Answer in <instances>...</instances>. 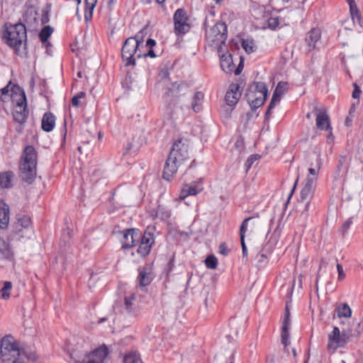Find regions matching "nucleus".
Masks as SVG:
<instances>
[{
    "mask_svg": "<svg viewBox=\"0 0 363 363\" xmlns=\"http://www.w3.org/2000/svg\"><path fill=\"white\" fill-rule=\"evenodd\" d=\"M256 156L255 155H251L247 160L246 164L247 165L248 168L252 164L255 160H256Z\"/></svg>",
    "mask_w": 363,
    "mask_h": 363,
    "instance_id": "obj_53",
    "label": "nucleus"
},
{
    "mask_svg": "<svg viewBox=\"0 0 363 363\" xmlns=\"http://www.w3.org/2000/svg\"><path fill=\"white\" fill-rule=\"evenodd\" d=\"M315 183H311L310 182L305 181V184L301 191V199L302 201H305L311 198Z\"/></svg>",
    "mask_w": 363,
    "mask_h": 363,
    "instance_id": "obj_26",
    "label": "nucleus"
},
{
    "mask_svg": "<svg viewBox=\"0 0 363 363\" xmlns=\"http://www.w3.org/2000/svg\"><path fill=\"white\" fill-rule=\"evenodd\" d=\"M288 84L286 82H279L272 97L271 101L268 106V108L265 113V118L268 119L270 117L271 111L281 99V96L287 90Z\"/></svg>",
    "mask_w": 363,
    "mask_h": 363,
    "instance_id": "obj_11",
    "label": "nucleus"
},
{
    "mask_svg": "<svg viewBox=\"0 0 363 363\" xmlns=\"http://www.w3.org/2000/svg\"><path fill=\"white\" fill-rule=\"evenodd\" d=\"M203 99V94L201 91H197L194 94L192 101L191 108L195 113H198L201 110V103Z\"/></svg>",
    "mask_w": 363,
    "mask_h": 363,
    "instance_id": "obj_29",
    "label": "nucleus"
},
{
    "mask_svg": "<svg viewBox=\"0 0 363 363\" xmlns=\"http://www.w3.org/2000/svg\"><path fill=\"white\" fill-rule=\"evenodd\" d=\"M16 91H19V96L18 99L14 101L16 102V106L13 110L12 115L13 120L22 125L26 123L28 115L26 97L24 91L19 86H14L12 90L13 92Z\"/></svg>",
    "mask_w": 363,
    "mask_h": 363,
    "instance_id": "obj_8",
    "label": "nucleus"
},
{
    "mask_svg": "<svg viewBox=\"0 0 363 363\" xmlns=\"http://www.w3.org/2000/svg\"><path fill=\"white\" fill-rule=\"evenodd\" d=\"M347 1L350 6V14H351L353 21H355V20H357V21L359 22L360 14L359 13V10L356 5L355 1L354 0H347Z\"/></svg>",
    "mask_w": 363,
    "mask_h": 363,
    "instance_id": "obj_35",
    "label": "nucleus"
},
{
    "mask_svg": "<svg viewBox=\"0 0 363 363\" xmlns=\"http://www.w3.org/2000/svg\"><path fill=\"white\" fill-rule=\"evenodd\" d=\"M156 45V42L153 39H148L146 42V47L149 48H152Z\"/></svg>",
    "mask_w": 363,
    "mask_h": 363,
    "instance_id": "obj_52",
    "label": "nucleus"
},
{
    "mask_svg": "<svg viewBox=\"0 0 363 363\" xmlns=\"http://www.w3.org/2000/svg\"><path fill=\"white\" fill-rule=\"evenodd\" d=\"M340 335L342 339V343L345 345L347 342L350 340V337L352 336V330H342V333H340Z\"/></svg>",
    "mask_w": 363,
    "mask_h": 363,
    "instance_id": "obj_45",
    "label": "nucleus"
},
{
    "mask_svg": "<svg viewBox=\"0 0 363 363\" xmlns=\"http://www.w3.org/2000/svg\"><path fill=\"white\" fill-rule=\"evenodd\" d=\"M320 30L318 28H313L307 33L306 43L309 50H313L315 48L316 43L320 39Z\"/></svg>",
    "mask_w": 363,
    "mask_h": 363,
    "instance_id": "obj_19",
    "label": "nucleus"
},
{
    "mask_svg": "<svg viewBox=\"0 0 363 363\" xmlns=\"http://www.w3.org/2000/svg\"><path fill=\"white\" fill-rule=\"evenodd\" d=\"M34 359L35 354L28 355L23 348L13 342L11 336H5L1 341V363H23L24 358Z\"/></svg>",
    "mask_w": 363,
    "mask_h": 363,
    "instance_id": "obj_2",
    "label": "nucleus"
},
{
    "mask_svg": "<svg viewBox=\"0 0 363 363\" xmlns=\"http://www.w3.org/2000/svg\"><path fill=\"white\" fill-rule=\"evenodd\" d=\"M352 123V119L350 117H347L345 119V125L350 126Z\"/></svg>",
    "mask_w": 363,
    "mask_h": 363,
    "instance_id": "obj_57",
    "label": "nucleus"
},
{
    "mask_svg": "<svg viewBox=\"0 0 363 363\" xmlns=\"http://www.w3.org/2000/svg\"><path fill=\"white\" fill-rule=\"evenodd\" d=\"M228 38V28L224 22L216 23L206 32V41L208 47L221 52Z\"/></svg>",
    "mask_w": 363,
    "mask_h": 363,
    "instance_id": "obj_5",
    "label": "nucleus"
},
{
    "mask_svg": "<svg viewBox=\"0 0 363 363\" xmlns=\"http://www.w3.org/2000/svg\"><path fill=\"white\" fill-rule=\"evenodd\" d=\"M108 354L109 350L104 344L85 354L82 359H74V363H105Z\"/></svg>",
    "mask_w": 363,
    "mask_h": 363,
    "instance_id": "obj_9",
    "label": "nucleus"
},
{
    "mask_svg": "<svg viewBox=\"0 0 363 363\" xmlns=\"http://www.w3.org/2000/svg\"><path fill=\"white\" fill-rule=\"evenodd\" d=\"M242 47L248 54H250L255 51V43L252 40L242 39Z\"/></svg>",
    "mask_w": 363,
    "mask_h": 363,
    "instance_id": "obj_40",
    "label": "nucleus"
},
{
    "mask_svg": "<svg viewBox=\"0 0 363 363\" xmlns=\"http://www.w3.org/2000/svg\"><path fill=\"white\" fill-rule=\"evenodd\" d=\"M340 335L342 339V343L345 345L347 342L350 340V337L352 336V330H342V333H340Z\"/></svg>",
    "mask_w": 363,
    "mask_h": 363,
    "instance_id": "obj_46",
    "label": "nucleus"
},
{
    "mask_svg": "<svg viewBox=\"0 0 363 363\" xmlns=\"http://www.w3.org/2000/svg\"><path fill=\"white\" fill-rule=\"evenodd\" d=\"M149 228H150L148 227L145 230L143 236L142 238L140 237V242L150 245V247H152V244L154 243V238L153 235L148 231Z\"/></svg>",
    "mask_w": 363,
    "mask_h": 363,
    "instance_id": "obj_41",
    "label": "nucleus"
},
{
    "mask_svg": "<svg viewBox=\"0 0 363 363\" xmlns=\"http://www.w3.org/2000/svg\"><path fill=\"white\" fill-rule=\"evenodd\" d=\"M9 221V208L6 203L0 208V228L4 229L7 227Z\"/></svg>",
    "mask_w": 363,
    "mask_h": 363,
    "instance_id": "obj_27",
    "label": "nucleus"
},
{
    "mask_svg": "<svg viewBox=\"0 0 363 363\" xmlns=\"http://www.w3.org/2000/svg\"><path fill=\"white\" fill-rule=\"evenodd\" d=\"M123 363H143L140 355L135 351H131L124 356Z\"/></svg>",
    "mask_w": 363,
    "mask_h": 363,
    "instance_id": "obj_34",
    "label": "nucleus"
},
{
    "mask_svg": "<svg viewBox=\"0 0 363 363\" xmlns=\"http://www.w3.org/2000/svg\"><path fill=\"white\" fill-rule=\"evenodd\" d=\"M189 142L186 138H179L173 144L163 170L164 179L170 181L178 169L189 159Z\"/></svg>",
    "mask_w": 363,
    "mask_h": 363,
    "instance_id": "obj_1",
    "label": "nucleus"
},
{
    "mask_svg": "<svg viewBox=\"0 0 363 363\" xmlns=\"http://www.w3.org/2000/svg\"><path fill=\"white\" fill-rule=\"evenodd\" d=\"M355 111L354 106H352L350 109V115H352Z\"/></svg>",
    "mask_w": 363,
    "mask_h": 363,
    "instance_id": "obj_58",
    "label": "nucleus"
},
{
    "mask_svg": "<svg viewBox=\"0 0 363 363\" xmlns=\"http://www.w3.org/2000/svg\"><path fill=\"white\" fill-rule=\"evenodd\" d=\"M163 78H168L169 77V72L167 71L163 72Z\"/></svg>",
    "mask_w": 363,
    "mask_h": 363,
    "instance_id": "obj_59",
    "label": "nucleus"
},
{
    "mask_svg": "<svg viewBox=\"0 0 363 363\" xmlns=\"http://www.w3.org/2000/svg\"><path fill=\"white\" fill-rule=\"evenodd\" d=\"M205 264L207 268L214 269L218 264L217 258L214 255H209L205 259Z\"/></svg>",
    "mask_w": 363,
    "mask_h": 363,
    "instance_id": "obj_43",
    "label": "nucleus"
},
{
    "mask_svg": "<svg viewBox=\"0 0 363 363\" xmlns=\"http://www.w3.org/2000/svg\"><path fill=\"white\" fill-rule=\"evenodd\" d=\"M52 33V28L50 26H45L39 33V38L43 43L48 40Z\"/></svg>",
    "mask_w": 363,
    "mask_h": 363,
    "instance_id": "obj_39",
    "label": "nucleus"
},
{
    "mask_svg": "<svg viewBox=\"0 0 363 363\" xmlns=\"http://www.w3.org/2000/svg\"><path fill=\"white\" fill-rule=\"evenodd\" d=\"M201 191V189H198L195 184L189 185L185 184L182 187L180 194H179V200L185 199L188 196H195L199 191Z\"/></svg>",
    "mask_w": 363,
    "mask_h": 363,
    "instance_id": "obj_24",
    "label": "nucleus"
},
{
    "mask_svg": "<svg viewBox=\"0 0 363 363\" xmlns=\"http://www.w3.org/2000/svg\"><path fill=\"white\" fill-rule=\"evenodd\" d=\"M55 117L52 113H45L42 119L41 127L43 130L50 132L55 127Z\"/></svg>",
    "mask_w": 363,
    "mask_h": 363,
    "instance_id": "obj_22",
    "label": "nucleus"
},
{
    "mask_svg": "<svg viewBox=\"0 0 363 363\" xmlns=\"http://www.w3.org/2000/svg\"><path fill=\"white\" fill-rule=\"evenodd\" d=\"M267 96V88L264 82H254L245 94L247 101L252 109H256L264 104Z\"/></svg>",
    "mask_w": 363,
    "mask_h": 363,
    "instance_id": "obj_7",
    "label": "nucleus"
},
{
    "mask_svg": "<svg viewBox=\"0 0 363 363\" xmlns=\"http://www.w3.org/2000/svg\"><path fill=\"white\" fill-rule=\"evenodd\" d=\"M135 294H132L130 296H126L124 298V304L123 309L128 314L135 315L136 308L135 304Z\"/></svg>",
    "mask_w": 363,
    "mask_h": 363,
    "instance_id": "obj_23",
    "label": "nucleus"
},
{
    "mask_svg": "<svg viewBox=\"0 0 363 363\" xmlns=\"http://www.w3.org/2000/svg\"><path fill=\"white\" fill-rule=\"evenodd\" d=\"M142 57H155L156 55L152 48H149V50L147 52H143L141 50H139V53L138 54V58H140Z\"/></svg>",
    "mask_w": 363,
    "mask_h": 363,
    "instance_id": "obj_47",
    "label": "nucleus"
},
{
    "mask_svg": "<svg viewBox=\"0 0 363 363\" xmlns=\"http://www.w3.org/2000/svg\"><path fill=\"white\" fill-rule=\"evenodd\" d=\"M85 9H84V19L89 21L91 19L93 15V10L96 4L97 0H84Z\"/></svg>",
    "mask_w": 363,
    "mask_h": 363,
    "instance_id": "obj_31",
    "label": "nucleus"
},
{
    "mask_svg": "<svg viewBox=\"0 0 363 363\" xmlns=\"http://www.w3.org/2000/svg\"><path fill=\"white\" fill-rule=\"evenodd\" d=\"M342 339L340 335V329L337 327H334L332 333L329 335V342L328 344V350L335 351L337 347H344V343L342 342Z\"/></svg>",
    "mask_w": 363,
    "mask_h": 363,
    "instance_id": "obj_16",
    "label": "nucleus"
},
{
    "mask_svg": "<svg viewBox=\"0 0 363 363\" xmlns=\"http://www.w3.org/2000/svg\"><path fill=\"white\" fill-rule=\"evenodd\" d=\"M106 320V318H101L99 320V323H103Z\"/></svg>",
    "mask_w": 363,
    "mask_h": 363,
    "instance_id": "obj_64",
    "label": "nucleus"
},
{
    "mask_svg": "<svg viewBox=\"0 0 363 363\" xmlns=\"http://www.w3.org/2000/svg\"><path fill=\"white\" fill-rule=\"evenodd\" d=\"M12 288L11 281H5L3 288L0 290V294L2 298L8 299L10 297V291Z\"/></svg>",
    "mask_w": 363,
    "mask_h": 363,
    "instance_id": "obj_38",
    "label": "nucleus"
},
{
    "mask_svg": "<svg viewBox=\"0 0 363 363\" xmlns=\"http://www.w3.org/2000/svg\"><path fill=\"white\" fill-rule=\"evenodd\" d=\"M242 68H243L242 63V62H240V63L239 64V65L238 66V67L235 69V74L236 75L240 74V72H242Z\"/></svg>",
    "mask_w": 363,
    "mask_h": 363,
    "instance_id": "obj_56",
    "label": "nucleus"
},
{
    "mask_svg": "<svg viewBox=\"0 0 363 363\" xmlns=\"http://www.w3.org/2000/svg\"><path fill=\"white\" fill-rule=\"evenodd\" d=\"M4 38L7 45L18 52L23 44L26 45L27 33L25 24L20 23L9 26Z\"/></svg>",
    "mask_w": 363,
    "mask_h": 363,
    "instance_id": "obj_6",
    "label": "nucleus"
},
{
    "mask_svg": "<svg viewBox=\"0 0 363 363\" xmlns=\"http://www.w3.org/2000/svg\"><path fill=\"white\" fill-rule=\"evenodd\" d=\"M11 82H10L5 87L0 89V101L4 102L6 101L9 96H11L13 101L14 102L16 100L18 99L19 91H12L14 86H17L16 85H12V87L10 89V86L11 85Z\"/></svg>",
    "mask_w": 363,
    "mask_h": 363,
    "instance_id": "obj_20",
    "label": "nucleus"
},
{
    "mask_svg": "<svg viewBox=\"0 0 363 363\" xmlns=\"http://www.w3.org/2000/svg\"><path fill=\"white\" fill-rule=\"evenodd\" d=\"M316 113V126L320 130L331 129L330 125L329 116L325 108L317 109Z\"/></svg>",
    "mask_w": 363,
    "mask_h": 363,
    "instance_id": "obj_17",
    "label": "nucleus"
},
{
    "mask_svg": "<svg viewBox=\"0 0 363 363\" xmlns=\"http://www.w3.org/2000/svg\"><path fill=\"white\" fill-rule=\"evenodd\" d=\"M291 352H292L294 357H296V350L294 348H291Z\"/></svg>",
    "mask_w": 363,
    "mask_h": 363,
    "instance_id": "obj_60",
    "label": "nucleus"
},
{
    "mask_svg": "<svg viewBox=\"0 0 363 363\" xmlns=\"http://www.w3.org/2000/svg\"><path fill=\"white\" fill-rule=\"evenodd\" d=\"M173 20L174 30L177 35H183L190 30L189 19L184 9H178L175 11Z\"/></svg>",
    "mask_w": 363,
    "mask_h": 363,
    "instance_id": "obj_10",
    "label": "nucleus"
},
{
    "mask_svg": "<svg viewBox=\"0 0 363 363\" xmlns=\"http://www.w3.org/2000/svg\"><path fill=\"white\" fill-rule=\"evenodd\" d=\"M13 173L6 172L0 174V186L1 188H10L11 186V179Z\"/></svg>",
    "mask_w": 363,
    "mask_h": 363,
    "instance_id": "obj_33",
    "label": "nucleus"
},
{
    "mask_svg": "<svg viewBox=\"0 0 363 363\" xmlns=\"http://www.w3.org/2000/svg\"><path fill=\"white\" fill-rule=\"evenodd\" d=\"M337 315L339 318H349L351 316L352 311L347 303H341L335 308Z\"/></svg>",
    "mask_w": 363,
    "mask_h": 363,
    "instance_id": "obj_32",
    "label": "nucleus"
},
{
    "mask_svg": "<svg viewBox=\"0 0 363 363\" xmlns=\"http://www.w3.org/2000/svg\"><path fill=\"white\" fill-rule=\"evenodd\" d=\"M313 156L315 159L316 164L315 167H309L308 174L307 176L306 181L315 184L318 180V173L321 166V162L318 155H313Z\"/></svg>",
    "mask_w": 363,
    "mask_h": 363,
    "instance_id": "obj_21",
    "label": "nucleus"
},
{
    "mask_svg": "<svg viewBox=\"0 0 363 363\" xmlns=\"http://www.w3.org/2000/svg\"><path fill=\"white\" fill-rule=\"evenodd\" d=\"M289 328H290V311L289 305L286 303L284 311V318L281 328V343L284 346V351L289 353L288 346L290 345L289 341Z\"/></svg>",
    "mask_w": 363,
    "mask_h": 363,
    "instance_id": "obj_12",
    "label": "nucleus"
},
{
    "mask_svg": "<svg viewBox=\"0 0 363 363\" xmlns=\"http://www.w3.org/2000/svg\"><path fill=\"white\" fill-rule=\"evenodd\" d=\"M138 286L140 289H143L148 286L152 281V276L150 269L148 267H143L140 269L139 274L137 279Z\"/></svg>",
    "mask_w": 363,
    "mask_h": 363,
    "instance_id": "obj_18",
    "label": "nucleus"
},
{
    "mask_svg": "<svg viewBox=\"0 0 363 363\" xmlns=\"http://www.w3.org/2000/svg\"><path fill=\"white\" fill-rule=\"evenodd\" d=\"M241 96L240 87L238 84H231L225 94V99L228 106H234Z\"/></svg>",
    "mask_w": 363,
    "mask_h": 363,
    "instance_id": "obj_14",
    "label": "nucleus"
},
{
    "mask_svg": "<svg viewBox=\"0 0 363 363\" xmlns=\"http://www.w3.org/2000/svg\"><path fill=\"white\" fill-rule=\"evenodd\" d=\"M185 88L187 89V86L185 84H173L172 87L168 89V91L166 93L167 95H172L174 96H178V93L180 89Z\"/></svg>",
    "mask_w": 363,
    "mask_h": 363,
    "instance_id": "obj_42",
    "label": "nucleus"
},
{
    "mask_svg": "<svg viewBox=\"0 0 363 363\" xmlns=\"http://www.w3.org/2000/svg\"><path fill=\"white\" fill-rule=\"evenodd\" d=\"M86 96V93L84 91H80L77 93L75 96H74L72 99V105L74 107H80L83 105V102L82 99H84Z\"/></svg>",
    "mask_w": 363,
    "mask_h": 363,
    "instance_id": "obj_37",
    "label": "nucleus"
},
{
    "mask_svg": "<svg viewBox=\"0 0 363 363\" xmlns=\"http://www.w3.org/2000/svg\"><path fill=\"white\" fill-rule=\"evenodd\" d=\"M143 30H141L135 37L127 38L123 43L121 55L126 67L135 65V56L138 57L139 50H141L140 45L143 43Z\"/></svg>",
    "mask_w": 363,
    "mask_h": 363,
    "instance_id": "obj_4",
    "label": "nucleus"
},
{
    "mask_svg": "<svg viewBox=\"0 0 363 363\" xmlns=\"http://www.w3.org/2000/svg\"><path fill=\"white\" fill-rule=\"evenodd\" d=\"M0 255L6 259L13 260V252L12 250L11 245L4 240V245L0 247Z\"/></svg>",
    "mask_w": 363,
    "mask_h": 363,
    "instance_id": "obj_30",
    "label": "nucleus"
},
{
    "mask_svg": "<svg viewBox=\"0 0 363 363\" xmlns=\"http://www.w3.org/2000/svg\"><path fill=\"white\" fill-rule=\"evenodd\" d=\"M18 225H21L23 228H28L30 225V219L24 217L18 220Z\"/></svg>",
    "mask_w": 363,
    "mask_h": 363,
    "instance_id": "obj_49",
    "label": "nucleus"
},
{
    "mask_svg": "<svg viewBox=\"0 0 363 363\" xmlns=\"http://www.w3.org/2000/svg\"><path fill=\"white\" fill-rule=\"evenodd\" d=\"M37 11L33 8L28 9L24 13L23 18L28 26H33L37 23Z\"/></svg>",
    "mask_w": 363,
    "mask_h": 363,
    "instance_id": "obj_25",
    "label": "nucleus"
},
{
    "mask_svg": "<svg viewBox=\"0 0 363 363\" xmlns=\"http://www.w3.org/2000/svg\"><path fill=\"white\" fill-rule=\"evenodd\" d=\"M122 247L128 249L135 246L140 240V233L135 229H126L122 232Z\"/></svg>",
    "mask_w": 363,
    "mask_h": 363,
    "instance_id": "obj_13",
    "label": "nucleus"
},
{
    "mask_svg": "<svg viewBox=\"0 0 363 363\" xmlns=\"http://www.w3.org/2000/svg\"><path fill=\"white\" fill-rule=\"evenodd\" d=\"M362 91L356 83H354V90L352 91V97L354 99H359Z\"/></svg>",
    "mask_w": 363,
    "mask_h": 363,
    "instance_id": "obj_50",
    "label": "nucleus"
},
{
    "mask_svg": "<svg viewBox=\"0 0 363 363\" xmlns=\"http://www.w3.org/2000/svg\"><path fill=\"white\" fill-rule=\"evenodd\" d=\"M2 245H4V240H2L1 238H0V247H2Z\"/></svg>",
    "mask_w": 363,
    "mask_h": 363,
    "instance_id": "obj_63",
    "label": "nucleus"
},
{
    "mask_svg": "<svg viewBox=\"0 0 363 363\" xmlns=\"http://www.w3.org/2000/svg\"><path fill=\"white\" fill-rule=\"evenodd\" d=\"M151 247L150 245L140 242L138 253L142 257H145L150 253Z\"/></svg>",
    "mask_w": 363,
    "mask_h": 363,
    "instance_id": "obj_44",
    "label": "nucleus"
},
{
    "mask_svg": "<svg viewBox=\"0 0 363 363\" xmlns=\"http://www.w3.org/2000/svg\"><path fill=\"white\" fill-rule=\"evenodd\" d=\"M253 217H249L245 218L240 226V241H241V245H242V250L243 255H247V247L245 243V234L247 230V222L250 220H252Z\"/></svg>",
    "mask_w": 363,
    "mask_h": 363,
    "instance_id": "obj_28",
    "label": "nucleus"
},
{
    "mask_svg": "<svg viewBox=\"0 0 363 363\" xmlns=\"http://www.w3.org/2000/svg\"><path fill=\"white\" fill-rule=\"evenodd\" d=\"M230 251V250L227 247L225 242H222L219 245V253L223 255V256H227L229 254Z\"/></svg>",
    "mask_w": 363,
    "mask_h": 363,
    "instance_id": "obj_48",
    "label": "nucleus"
},
{
    "mask_svg": "<svg viewBox=\"0 0 363 363\" xmlns=\"http://www.w3.org/2000/svg\"><path fill=\"white\" fill-rule=\"evenodd\" d=\"M309 203H310V202H309V201H308L306 202V207H305V209H306V211H307V210H308V208Z\"/></svg>",
    "mask_w": 363,
    "mask_h": 363,
    "instance_id": "obj_61",
    "label": "nucleus"
},
{
    "mask_svg": "<svg viewBox=\"0 0 363 363\" xmlns=\"http://www.w3.org/2000/svg\"><path fill=\"white\" fill-rule=\"evenodd\" d=\"M298 180V178H297V179H296V181L295 184H294V187H293V189H292V190H291V193H290V194H289V197H288V199H287L286 203H288L289 202V200L291 199V196H292V195H293V194H294V191H295V189H296V184H297Z\"/></svg>",
    "mask_w": 363,
    "mask_h": 363,
    "instance_id": "obj_55",
    "label": "nucleus"
},
{
    "mask_svg": "<svg viewBox=\"0 0 363 363\" xmlns=\"http://www.w3.org/2000/svg\"><path fill=\"white\" fill-rule=\"evenodd\" d=\"M155 216L162 220H167L171 216V211L164 206H158Z\"/></svg>",
    "mask_w": 363,
    "mask_h": 363,
    "instance_id": "obj_36",
    "label": "nucleus"
},
{
    "mask_svg": "<svg viewBox=\"0 0 363 363\" xmlns=\"http://www.w3.org/2000/svg\"><path fill=\"white\" fill-rule=\"evenodd\" d=\"M37 154L33 146L26 147L22 161L20 163V175L21 179L28 183L33 182L36 177Z\"/></svg>",
    "mask_w": 363,
    "mask_h": 363,
    "instance_id": "obj_3",
    "label": "nucleus"
},
{
    "mask_svg": "<svg viewBox=\"0 0 363 363\" xmlns=\"http://www.w3.org/2000/svg\"><path fill=\"white\" fill-rule=\"evenodd\" d=\"M165 1V0H157V2L160 4H163Z\"/></svg>",
    "mask_w": 363,
    "mask_h": 363,
    "instance_id": "obj_62",
    "label": "nucleus"
},
{
    "mask_svg": "<svg viewBox=\"0 0 363 363\" xmlns=\"http://www.w3.org/2000/svg\"><path fill=\"white\" fill-rule=\"evenodd\" d=\"M352 224L351 219H347L342 225V235H344L347 230L350 228V225Z\"/></svg>",
    "mask_w": 363,
    "mask_h": 363,
    "instance_id": "obj_51",
    "label": "nucleus"
},
{
    "mask_svg": "<svg viewBox=\"0 0 363 363\" xmlns=\"http://www.w3.org/2000/svg\"><path fill=\"white\" fill-rule=\"evenodd\" d=\"M337 269L338 271L339 279H341L342 277H345V274L343 273V269L340 264H337Z\"/></svg>",
    "mask_w": 363,
    "mask_h": 363,
    "instance_id": "obj_54",
    "label": "nucleus"
},
{
    "mask_svg": "<svg viewBox=\"0 0 363 363\" xmlns=\"http://www.w3.org/2000/svg\"><path fill=\"white\" fill-rule=\"evenodd\" d=\"M218 53L220 60L221 69L226 73L232 72L235 68L232 55L228 52H225L223 50H222L221 52Z\"/></svg>",
    "mask_w": 363,
    "mask_h": 363,
    "instance_id": "obj_15",
    "label": "nucleus"
}]
</instances>
